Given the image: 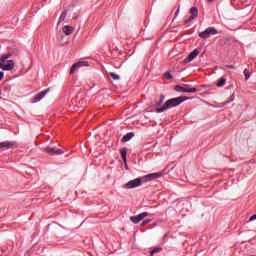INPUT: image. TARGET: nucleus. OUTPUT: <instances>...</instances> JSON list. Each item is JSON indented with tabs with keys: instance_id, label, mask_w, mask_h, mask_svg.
I'll use <instances>...</instances> for the list:
<instances>
[{
	"instance_id": "nucleus-1",
	"label": "nucleus",
	"mask_w": 256,
	"mask_h": 256,
	"mask_svg": "<svg viewBox=\"0 0 256 256\" xmlns=\"http://www.w3.org/2000/svg\"><path fill=\"white\" fill-rule=\"evenodd\" d=\"M161 177H163V173H161V172L148 174V175L144 176L142 179L136 178L134 180H130L128 183L123 185V189H135L137 187H141V185L143 184V181H153V180L159 179Z\"/></svg>"
},
{
	"instance_id": "nucleus-2",
	"label": "nucleus",
	"mask_w": 256,
	"mask_h": 256,
	"mask_svg": "<svg viewBox=\"0 0 256 256\" xmlns=\"http://www.w3.org/2000/svg\"><path fill=\"white\" fill-rule=\"evenodd\" d=\"M183 101H187V98H184L183 96L171 98L167 100L162 107L157 108L156 113H163V111H167V109H173V107H178V105H181Z\"/></svg>"
},
{
	"instance_id": "nucleus-3",
	"label": "nucleus",
	"mask_w": 256,
	"mask_h": 256,
	"mask_svg": "<svg viewBox=\"0 0 256 256\" xmlns=\"http://www.w3.org/2000/svg\"><path fill=\"white\" fill-rule=\"evenodd\" d=\"M11 59V54H4L0 58V69L3 71H11L15 67V62Z\"/></svg>"
},
{
	"instance_id": "nucleus-4",
	"label": "nucleus",
	"mask_w": 256,
	"mask_h": 256,
	"mask_svg": "<svg viewBox=\"0 0 256 256\" xmlns=\"http://www.w3.org/2000/svg\"><path fill=\"white\" fill-rule=\"evenodd\" d=\"M219 31L215 29V27H208L203 32L199 33L200 39H209L212 35H217Z\"/></svg>"
},
{
	"instance_id": "nucleus-5",
	"label": "nucleus",
	"mask_w": 256,
	"mask_h": 256,
	"mask_svg": "<svg viewBox=\"0 0 256 256\" xmlns=\"http://www.w3.org/2000/svg\"><path fill=\"white\" fill-rule=\"evenodd\" d=\"M189 87V85H184V86H175V91L177 92H181V93H197V89L196 88H186Z\"/></svg>"
},
{
	"instance_id": "nucleus-6",
	"label": "nucleus",
	"mask_w": 256,
	"mask_h": 256,
	"mask_svg": "<svg viewBox=\"0 0 256 256\" xmlns=\"http://www.w3.org/2000/svg\"><path fill=\"white\" fill-rule=\"evenodd\" d=\"M190 14L191 16L184 21V25H187L188 23H191V21L197 19V16L199 15V10L197 9V7H192L190 9Z\"/></svg>"
},
{
	"instance_id": "nucleus-7",
	"label": "nucleus",
	"mask_w": 256,
	"mask_h": 256,
	"mask_svg": "<svg viewBox=\"0 0 256 256\" xmlns=\"http://www.w3.org/2000/svg\"><path fill=\"white\" fill-rule=\"evenodd\" d=\"M44 151L48 153V155H63V153H65V151L55 147H46Z\"/></svg>"
},
{
	"instance_id": "nucleus-8",
	"label": "nucleus",
	"mask_w": 256,
	"mask_h": 256,
	"mask_svg": "<svg viewBox=\"0 0 256 256\" xmlns=\"http://www.w3.org/2000/svg\"><path fill=\"white\" fill-rule=\"evenodd\" d=\"M15 147V142L4 141L0 142V151H8V149H13Z\"/></svg>"
},
{
	"instance_id": "nucleus-9",
	"label": "nucleus",
	"mask_w": 256,
	"mask_h": 256,
	"mask_svg": "<svg viewBox=\"0 0 256 256\" xmlns=\"http://www.w3.org/2000/svg\"><path fill=\"white\" fill-rule=\"evenodd\" d=\"M148 216H149V213L143 212L137 216L130 217V221H132V223H139L140 221H143L145 217H148Z\"/></svg>"
},
{
	"instance_id": "nucleus-10",
	"label": "nucleus",
	"mask_w": 256,
	"mask_h": 256,
	"mask_svg": "<svg viewBox=\"0 0 256 256\" xmlns=\"http://www.w3.org/2000/svg\"><path fill=\"white\" fill-rule=\"evenodd\" d=\"M197 55H199V50H197V49L193 50L188 55V57L183 60L184 65H187V63H191V61H193V59H195L197 57Z\"/></svg>"
},
{
	"instance_id": "nucleus-11",
	"label": "nucleus",
	"mask_w": 256,
	"mask_h": 256,
	"mask_svg": "<svg viewBox=\"0 0 256 256\" xmlns=\"http://www.w3.org/2000/svg\"><path fill=\"white\" fill-rule=\"evenodd\" d=\"M87 65L89 64L85 61L75 63L70 69V75H73L80 67H87Z\"/></svg>"
},
{
	"instance_id": "nucleus-12",
	"label": "nucleus",
	"mask_w": 256,
	"mask_h": 256,
	"mask_svg": "<svg viewBox=\"0 0 256 256\" xmlns=\"http://www.w3.org/2000/svg\"><path fill=\"white\" fill-rule=\"evenodd\" d=\"M50 89H46L42 92H40L39 94H37L34 98H33V103H38V101H41V99H43V97H45V95H47V93H49Z\"/></svg>"
},
{
	"instance_id": "nucleus-13",
	"label": "nucleus",
	"mask_w": 256,
	"mask_h": 256,
	"mask_svg": "<svg viewBox=\"0 0 256 256\" xmlns=\"http://www.w3.org/2000/svg\"><path fill=\"white\" fill-rule=\"evenodd\" d=\"M62 31L66 35H71V33L75 31V28H73L72 26L66 25L62 28Z\"/></svg>"
},
{
	"instance_id": "nucleus-14",
	"label": "nucleus",
	"mask_w": 256,
	"mask_h": 256,
	"mask_svg": "<svg viewBox=\"0 0 256 256\" xmlns=\"http://www.w3.org/2000/svg\"><path fill=\"white\" fill-rule=\"evenodd\" d=\"M135 137V134L133 132L127 133L126 135L123 136L122 142L127 143V141H131Z\"/></svg>"
},
{
	"instance_id": "nucleus-15",
	"label": "nucleus",
	"mask_w": 256,
	"mask_h": 256,
	"mask_svg": "<svg viewBox=\"0 0 256 256\" xmlns=\"http://www.w3.org/2000/svg\"><path fill=\"white\" fill-rule=\"evenodd\" d=\"M121 157L124 161V163H127V148H122L120 150Z\"/></svg>"
},
{
	"instance_id": "nucleus-16",
	"label": "nucleus",
	"mask_w": 256,
	"mask_h": 256,
	"mask_svg": "<svg viewBox=\"0 0 256 256\" xmlns=\"http://www.w3.org/2000/svg\"><path fill=\"white\" fill-rule=\"evenodd\" d=\"M66 17H67V10H64V11L61 13L60 17H59L58 25L61 24V23H63V21H65Z\"/></svg>"
},
{
	"instance_id": "nucleus-17",
	"label": "nucleus",
	"mask_w": 256,
	"mask_h": 256,
	"mask_svg": "<svg viewBox=\"0 0 256 256\" xmlns=\"http://www.w3.org/2000/svg\"><path fill=\"white\" fill-rule=\"evenodd\" d=\"M225 83H227V79L220 78L216 83V87H225Z\"/></svg>"
},
{
	"instance_id": "nucleus-18",
	"label": "nucleus",
	"mask_w": 256,
	"mask_h": 256,
	"mask_svg": "<svg viewBox=\"0 0 256 256\" xmlns=\"http://www.w3.org/2000/svg\"><path fill=\"white\" fill-rule=\"evenodd\" d=\"M109 75L112 77V79H114V81H119L121 79V77L114 72H110Z\"/></svg>"
},
{
	"instance_id": "nucleus-19",
	"label": "nucleus",
	"mask_w": 256,
	"mask_h": 256,
	"mask_svg": "<svg viewBox=\"0 0 256 256\" xmlns=\"http://www.w3.org/2000/svg\"><path fill=\"white\" fill-rule=\"evenodd\" d=\"M161 251H162V248H160V247L154 248V249L151 251L150 255L153 256V255H155V253H161Z\"/></svg>"
},
{
	"instance_id": "nucleus-20",
	"label": "nucleus",
	"mask_w": 256,
	"mask_h": 256,
	"mask_svg": "<svg viewBox=\"0 0 256 256\" xmlns=\"http://www.w3.org/2000/svg\"><path fill=\"white\" fill-rule=\"evenodd\" d=\"M244 75H245L246 81L249 79V77H251V75L249 74V70L247 69L244 70Z\"/></svg>"
},
{
	"instance_id": "nucleus-21",
	"label": "nucleus",
	"mask_w": 256,
	"mask_h": 256,
	"mask_svg": "<svg viewBox=\"0 0 256 256\" xmlns=\"http://www.w3.org/2000/svg\"><path fill=\"white\" fill-rule=\"evenodd\" d=\"M165 77H166V79H173V76L169 72L165 73Z\"/></svg>"
},
{
	"instance_id": "nucleus-22",
	"label": "nucleus",
	"mask_w": 256,
	"mask_h": 256,
	"mask_svg": "<svg viewBox=\"0 0 256 256\" xmlns=\"http://www.w3.org/2000/svg\"><path fill=\"white\" fill-rule=\"evenodd\" d=\"M163 101H165V96L161 95L160 96V102L158 103V105H161V103H163Z\"/></svg>"
},
{
	"instance_id": "nucleus-23",
	"label": "nucleus",
	"mask_w": 256,
	"mask_h": 256,
	"mask_svg": "<svg viewBox=\"0 0 256 256\" xmlns=\"http://www.w3.org/2000/svg\"><path fill=\"white\" fill-rule=\"evenodd\" d=\"M225 67H226V69H235V66H233V65H226Z\"/></svg>"
},
{
	"instance_id": "nucleus-24",
	"label": "nucleus",
	"mask_w": 256,
	"mask_h": 256,
	"mask_svg": "<svg viewBox=\"0 0 256 256\" xmlns=\"http://www.w3.org/2000/svg\"><path fill=\"white\" fill-rule=\"evenodd\" d=\"M255 219H256V214L253 215V216H251L250 219H249V221H255Z\"/></svg>"
},
{
	"instance_id": "nucleus-25",
	"label": "nucleus",
	"mask_w": 256,
	"mask_h": 256,
	"mask_svg": "<svg viewBox=\"0 0 256 256\" xmlns=\"http://www.w3.org/2000/svg\"><path fill=\"white\" fill-rule=\"evenodd\" d=\"M4 75H5V73L0 72V81H1V79H3Z\"/></svg>"
},
{
	"instance_id": "nucleus-26",
	"label": "nucleus",
	"mask_w": 256,
	"mask_h": 256,
	"mask_svg": "<svg viewBox=\"0 0 256 256\" xmlns=\"http://www.w3.org/2000/svg\"><path fill=\"white\" fill-rule=\"evenodd\" d=\"M147 223H149V220H145L144 222H142V226L147 225Z\"/></svg>"
},
{
	"instance_id": "nucleus-27",
	"label": "nucleus",
	"mask_w": 256,
	"mask_h": 256,
	"mask_svg": "<svg viewBox=\"0 0 256 256\" xmlns=\"http://www.w3.org/2000/svg\"><path fill=\"white\" fill-rule=\"evenodd\" d=\"M175 15H179V9L176 11Z\"/></svg>"
},
{
	"instance_id": "nucleus-28",
	"label": "nucleus",
	"mask_w": 256,
	"mask_h": 256,
	"mask_svg": "<svg viewBox=\"0 0 256 256\" xmlns=\"http://www.w3.org/2000/svg\"><path fill=\"white\" fill-rule=\"evenodd\" d=\"M208 3H213V0H208Z\"/></svg>"
},
{
	"instance_id": "nucleus-29",
	"label": "nucleus",
	"mask_w": 256,
	"mask_h": 256,
	"mask_svg": "<svg viewBox=\"0 0 256 256\" xmlns=\"http://www.w3.org/2000/svg\"><path fill=\"white\" fill-rule=\"evenodd\" d=\"M227 103H229V101H226V102L224 103V105H227Z\"/></svg>"
}]
</instances>
